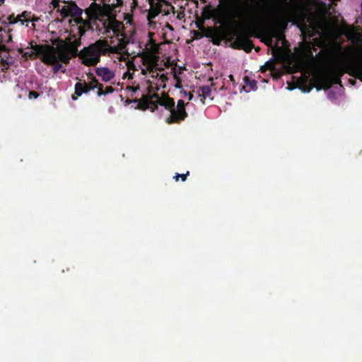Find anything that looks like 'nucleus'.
I'll use <instances>...</instances> for the list:
<instances>
[{
    "label": "nucleus",
    "instance_id": "obj_39",
    "mask_svg": "<svg viewBox=\"0 0 362 362\" xmlns=\"http://www.w3.org/2000/svg\"><path fill=\"white\" fill-rule=\"evenodd\" d=\"M148 70H149L150 71L153 72V68H152V67H151V68H148Z\"/></svg>",
    "mask_w": 362,
    "mask_h": 362
},
{
    "label": "nucleus",
    "instance_id": "obj_32",
    "mask_svg": "<svg viewBox=\"0 0 362 362\" xmlns=\"http://www.w3.org/2000/svg\"><path fill=\"white\" fill-rule=\"evenodd\" d=\"M162 82H165L168 80V76L166 74H161L159 78Z\"/></svg>",
    "mask_w": 362,
    "mask_h": 362
},
{
    "label": "nucleus",
    "instance_id": "obj_35",
    "mask_svg": "<svg viewBox=\"0 0 362 362\" xmlns=\"http://www.w3.org/2000/svg\"><path fill=\"white\" fill-rule=\"evenodd\" d=\"M305 28H306V25H303L302 28H300V30L303 33L304 32V29H305Z\"/></svg>",
    "mask_w": 362,
    "mask_h": 362
},
{
    "label": "nucleus",
    "instance_id": "obj_37",
    "mask_svg": "<svg viewBox=\"0 0 362 362\" xmlns=\"http://www.w3.org/2000/svg\"><path fill=\"white\" fill-rule=\"evenodd\" d=\"M5 0H0V5L3 4L4 3Z\"/></svg>",
    "mask_w": 362,
    "mask_h": 362
},
{
    "label": "nucleus",
    "instance_id": "obj_30",
    "mask_svg": "<svg viewBox=\"0 0 362 362\" xmlns=\"http://www.w3.org/2000/svg\"><path fill=\"white\" fill-rule=\"evenodd\" d=\"M59 2H60L59 0H52V4L53 6V8H57L59 11L61 9V8H59Z\"/></svg>",
    "mask_w": 362,
    "mask_h": 362
},
{
    "label": "nucleus",
    "instance_id": "obj_22",
    "mask_svg": "<svg viewBox=\"0 0 362 362\" xmlns=\"http://www.w3.org/2000/svg\"><path fill=\"white\" fill-rule=\"evenodd\" d=\"M189 175V172L187 171L185 174H179V173H176L175 175L173 177V179H175V180L176 182H177L179 180V178L180 177L182 181H185L186 179H187V177Z\"/></svg>",
    "mask_w": 362,
    "mask_h": 362
},
{
    "label": "nucleus",
    "instance_id": "obj_13",
    "mask_svg": "<svg viewBox=\"0 0 362 362\" xmlns=\"http://www.w3.org/2000/svg\"><path fill=\"white\" fill-rule=\"evenodd\" d=\"M96 75L101 78L103 82H110L115 76V74L114 71L108 69L107 67L100 66L98 67L95 70Z\"/></svg>",
    "mask_w": 362,
    "mask_h": 362
},
{
    "label": "nucleus",
    "instance_id": "obj_4",
    "mask_svg": "<svg viewBox=\"0 0 362 362\" xmlns=\"http://www.w3.org/2000/svg\"><path fill=\"white\" fill-rule=\"evenodd\" d=\"M341 78L345 73L362 81V55L358 59H348L332 66L327 72Z\"/></svg>",
    "mask_w": 362,
    "mask_h": 362
},
{
    "label": "nucleus",
    "instance_id": "obj_40",
    "mask_svg": "<svg viewBox=\"0 0 362 362\" xmlns=\"http://www.w3.org/2000/svg\"><path fill=\"white\" fill-rule=\"evenodd\" d=\"M275 48H276V49H279L277 45H276Z\"/></svg>",
    "mask_w": 362,
    "mask_h": 362
},
{
    "label": "nucleus",
    "instance_id": "obj_25",
    "mask_svg": "<svg viewBox=\"0 0 362 362\" xmlns=\"http://www.w3.org/2000/svg\"><path fill=\"white\" fill-rule=\"evenodd\" d=\"M103 88H104L103 85L100 83H98V86L96 87V88L98 89L97 95L98 97L105 95V92H104Z\"/></svg>",
    "mask_w": 362,
    "mask_h": 362
},
{
    "label": "nucleus",
    "instance_id": "obj_3",
    "mask_svg": "<svg viewBox=\"0 0 362 362\" xmlns=\"http://www.w3.org/2000/svg\"><path fill=\"white\" fill-rule=\"evenodd\" d=\"M264 9L260 3L250 7L244 16V24L246 31L250 35H254L262 30Z\"/></svg>",
    "mask_w": 362,
    "mask_h": 362
},
{
    "label": "nucleus",
    "instance_id": "obj_20",
    "mask_svg": "<svg viewBox=\"0 0 362 362\" xmlns=\"http://www.w3.org/2000/svg\"><path fill=\"white\" fill-rule=\"evenodd\" d=\"M104 28H105V33L107 34L111 30L113 31L115 33L118 32L117 28L115 27L114 23L112 21H108L107 23H104Z\"/></svg>",
    "mask_w": 362,
    "mask_h": 362
},
{
    "label": "nucleus",
    "instance_id": "obj_14",
    "mask_svg": "<svg viewBox=\"0 0 362 362\" xmlns=\"http://www.w3.org/2000/svg\"><path fill=\"white\" fill-rule=\"evenodd\" d=\"M100 8V4L95 2L91 3L89 7L84 10L86 18L95 20L98 18Z\"/></svg>",
    "mask_w": 362,
    "mask_h": 362
},
{
    "label": "nucleus",
    "instance_id": "obj_12",
    "mask_svg": "<svg viewBox=\"0 0 362 362\" xmlns=\"http://www.w3.org/2000/svg\"><path fill=\"white\" fill-rule=\"evenodd\" d=\"M233 45V47L244 49L247 53L250 52L254 48V45L252 41L242 36H238L235 38Z\"/></svg>",
    "mask_w": 362,
    "mask_h": 362
},
{
    "label": "nucleus",
    "instance_id": "obj_10",
    "mask_svg": "<svg viewBox=\"0 0 362 362\" xmlns=\"http://www.w3.org/2000/svg\"><path fill=\"white\" fill-rule=\"evenodd\" d=\"M92 20L89 18L83 19L81 17L73 18L70 21V23L74 22L76 25L77 33H79L80 36H83L87 30H93L90 23Z\"/></svg>",
    "mask_w": 362,
    "mask_h": 362
},
{
    "label": "nucleus",
    "instance_id": "obj_24",
    "mask_svg": "<svg viewBox=\"0 0 362 362\" xmlns=\"http://www.w3.org/2000/svg\"><path fill=\"white\" fill-rule=\"evenodd\" d=\"M174 78L176 80V83L174 87L177 89H180L182 87L181 78L176 74L174 75Z\"/></svg>",
    "mask_w": 362,
    "mask_h": 362
},
{
    "label": "nucleus",
    "instance_id": "obj_23",
    "mask_svg": "<svg viewBox=\"0 0 362 362\" xmlns=\"http://www.w3.org/2000/svg\"><path fill=\"white\" fill-rule=\"evenodd\" d=\"M245 82L247 85H249L251 89H255L257 87V82L255 80L250 81L248 77H245Z\"/></svg>",
    "mask_w": 362,
    "mask_h": 362
},
{
    "label": "nucleus",
    "instance_id": "obj_2",
    "mask_svg": "<svg viewBox=\"0 0 362 362\" xmlns=\"http://www.w3.org/2000/svg\"><path fill=\"white\" fill-rule=\"evenodd\" d=\"M53 45L37 46L36 51L42 55V62L53 67L54 73H57L62 67V64H68L70 62V57L63 52L55 49Z\"/></svg>",
    "mask_w": 362,
    "mask_h": 362
},
{
    "label": "nucleus",
    "instance_id": "obj_27",
    "mask_svg": "<svg viewBox=\"0 0 362 362\" xmlns=\"http://www.w3.org/2000/svg\"><path fill=\"white\" fill-rule=\"evenodd\" d=\"M187 104H188V103H185L184 102V100H179L177 101V106H176V107H178L179 109H182H182H185V107H186V105H187Z\"/></svg>",
    "mask_w": 362,
    "mask_h": 362
},
{
    "label": "nucleus",
    "instance_id": "obj_5",
    "mask_svg": "<svg viewBox=\"0 0 362 362\" xmlns=\"http://www.w3.org/2000/svg\"><path fill=\"white\" fill-rule=\"evenodd\" d=\"M81 37L79 33H76V34H71L64 40L57 39L53 44L56 45L55 49L64 52L71 59L73 57H78L80 54L78 48L81 45Z\"/></svg>",
    "mask_w": 362,
    "mask_h": 362
},
{
    "label": "nucleus",
    "instance_id": "obj_16",
    "mask_svg": "<svg viewBox=\"0 0 362 362\" xmlns=\"http://www.w3.org/2000/svg\"><path fill=\"white\" fill-rule=\"evenodd\" d=\"M38 18L33 16L31 18V12L23 11L21 14L18 15L16 17V19L13 21V23L21 22V24H24L25 23L28 22H35L37 21Z\"/></svg>",
    "mask_w": 362,
    "mask_h": 362
},
{
    "label": "nucleus",
    "instance_id": "obj_8",
    "mask_svg": "<svg viewBox=\"0 0 362 362\" xmlns=\"http://www.w3.org/2000/svg\"><path fill=\"white\" fill-rule=\"evenodd\" d=\"M62 17L71 16L74 18H81L83 10L79 8L74 1H71L67 5L63 6L59 10Z\"/></svg>",
    "mask_w": 362,
    "mask_h": 362
},
{
    "label": "nucleus",
    "instance_id": "obj_11",
    "mask_svg": "<svg viewBox=\"0 0 362 362\" xmlns=\"http://www.w3.org/2000/svg\"><path fill=\"white\" fill-rule=\"evenodd\" d=\"M37 46H50V45L47 44H41V45H33V42H30V47L28 48H30L32 49V51H24L23 49L19 48L18 49V52L22 55V57L25 59V60L27 59H34L36 57H39L40 60L42 61V55L38 54L36 51V47Z\"/></svg>",
    "mask_w": 362,
    "mask_h": 362
},
{
    "label": "nucleus",
    "instance_id": "obj_26",
    "mask_svg": "<svg viewBox=\"0 0 362 362\" xmlns=\"http://www.w3.org/2000/svg\"><path fill=\"white\" fill-rule=\"evenodd\" d=\"M180 94L182 95H183L184 97H188V100H192L194 98V95L192 93H191L190 92H187L185 90H180Z\"/></svg>",
    "mask_w": 362,
    "mask_h": 362
},
{
    "label": "nucleus",
    "instance_id": "obj_1",
    "mask_svg": "<svg viewBox=\"0 0 362 362\" xmlns=\"http://www.w3.org/2000/svg\"><path fill=\"white\" fill-rule=\"evenodd\" d=\"M118 52V48L111 46L107 40H98L94 43L84 47L78 56L82 64L95 66L100 62V57Z\"/></svg>",
    "mask_w": 362,
    "mask_h": 362
},
{
    "label": "nucleus",
    "instance_id": "obj_28",
    "mask_svg": "<svg viewBox=\"0 0 362 362\" xmlns=\"http://www.w3.org/2000/svg\"><path fill=\"white\" fill-rule=\"evenodd\" d=\"M38 96H39V93L35 90H32V91L29 92L28 97L30 99H32V98L36 99L37 98H38Z\"/></svg>",
    "mask_w": 362,
    "mask_h": 362
},
{
    "label": "nucleus",
    "instance_id": "obj_34",
    "mask_svg": "<svg viewBox=\"0 0 362 362\" xmlns=\"http://www.w3.org/2000/svg\"><path fill=\"white\" fill-rule=\"evenodd\" d=\"M346 49L348 50L349 52L354 50V49L351 47H347Z\"/></svg>",
    "mask_w": 362,
    "mask_h": 362
},
{
    "label": "nucleus",
    "instance_id": "obj_36",
    "mask_svg": "<svg viewBox=\"0 0 362 362\" xmlns=\"http://www.w3.org/2000/svg\"><path fill=\"white\" fill-rule=\"evenodd\" d=\"M229 78H230V81H234V78H233V75H230Z\"/></svg>",
    "mask_w": 362,
    "mask_h": 362
},
{
    "label": "nucleus",
    "instance_id": "obj_38",
    "mask_svg": "<svg viewBox=\"0 0 362 362\" xmlns=\"http://www.w3.org/2000/svg\"><path fill=\"white\" fill-rule=\"evenodd\" d=\"M268 42H269V44H271V43H272V38H269V39L268 40Z\"/></svg>",
    "mask_w": 362,
    "mask_h": 362
},
{
    "label": "nucleus",
    "instance_id": "obj_17",
    "mask_svg": "<svg viewBox=\"0 0 362 362\" xmlns=\"http://www.w3.org/2000/svg\"><path fill=\"white\" fill-rule=\"evenodd\" d=\"M74 94L72 95L71 98L74 100H76L78 97L81 96L83 93H87V90H86L84 83L82 82L81 80L77 82L74 86Z\"/></svg>",
    "mask_w": 362,
    "mask_h": 362
},
{
    "label": "nucleus",
    "instance_id": "obj_7",
    "mask_svg": "<svg viewBox=\"0 0 362 362\" xmlns=\"http://www.w3.org/2000/svg\"><path fill=\"white\" fill-rule=\"evenodd\" d=\"M149 93L148 95H143L140 99H134L132 102L137 103L138 108L142 110L151 109L153 112L158 107L159 104V100L162 98H159L157 93L150 94L151 87L148 88Z\"/></svg>",
    "mask_w": 362,
    "mask_h": 362
},
{
    "label": "nucleus",
    "instance_id": "obj_19",
    "mask_svg": "<svg viewBox=\"0 0 362 362\" xmlns=\"http://www.w3.org/2000/svg\"><path fill=\"white\" fill-rule=\"evenodd\" d=\"M199 93H202L199 96L203 97L204 99L211 95V89L209 86H203L199 88Z\"/></svg>",
    "mask_w": 362,
    "mask_h": 362
},
{
    "label": "nucleus",
    "instance_id": "obj_33",
    "mask_svg": "<svg viewBox=\"0 0 362 362\" xmlns=\"http://www.w3.org/2000/svg\"><path fill=\"white\" fill-rule=\"evenodd\" d=\"M278 40H282L284 42H286V39H285L284 36H279V37H278Z\"/></svg>",
    "mask_w": 362,
    "mask_h": 362
},
{
    "label": "nucleus",
    "instance_id": "obj_6",
    "mask_svg": "<svg viewBox=\"0 0 362 362\" xmlns=\"http://www.w3.org/2000/svg\"><path fill=\"white\" fill-rule=\"evenodd\" d=\"M315 88L320 90L329 89L334 84L341 85V78L327 73V71H319L313 76Z\"/></svg>",
    "mask_w": 362,
    "mask_h": 362
},
{
    "label": "nucleus",
    "instance_id": "obj_21",
    "mask_svg": "<svg viewBox=\"0 0 362 362\" xmlns=\"http://www.w3.org/2000/svg\"><path fill=\"white\" fill-rule=\"evenodd\" d=\"M160 13L159 8H151L149 10L148 13V19L152 20L155 18Z\"/></svg>",
    "mask_w": 362,
    "mask_h": 362
},
{
    "label": "nucleus",
    "instance_id": "obj_9",
    "mask_svg": "<svg viewBox=\"0 0 362 362\" xmlns=\"http://www.w3.org/2000/svg\"><path fill=\"white\" fill-rule=\"evenodd\" d=\"M187 115L186 109H179L175 106L170 111V116L166 119V122L168 124L180 123Z\"/></svg>",
    "mask_w": 362,
    "mask_h": 362
},
{
    "label": "nucleus",
    "instance_id": "obj_15",
    "mask_svg": "<svg viewBox=\"0 0 362 362\" xmlns=\"http://www.w3.org/2000/svg\"><path fill=\"white\" fill-rule=\"evenodd\" d=\"M87 78L89 80L88 83H86L85 81L82 82L84 83L85 88L88 93L89 91L93 90L97 86H98L99 81L94 74L90 72L87 74Z\"/></svg>",
    "mask_w": 362,
    "mask_h": 362
},
{
    "label": "nucleus",
    "instance_id": "obj_18",
    "mask_svg": "<svg viewBox=\"0 0 362 362\" xmlns=\"http://www.w3.org/2000/svg\"><path fill=\"white\" fill-rule=\"evenodd\" d=\"M159 105L170 112L175 107V101L173 98L165 95L161 100H159Z\"/></svg>",
    "mask_w": 362,
    "mask_h": 362
},
{
    "label": "nucleus",
    "instance_id": "obj_29",
    "mask_svg": "<svg viewBox=\"0 0 362 362\" xmlns=\"http://www.w3.org/2000/svg\"><path fill=\"white\" fill-rule=\"evenodd\" d=\"M115 91V88L112 86H107L104 90L105 95L109 93H112Z\"/></svg>",
    "mask_w": 362,
    "mask_h": 362
},
{
    "label": "nucleus",
    "instance_id": "obj_31",
    "mask_svg": "<svg viewBox=\"0 0 362 362\" xmlns=\"http://www.w3.org/2000/svg\"><path fill=\"white\" fill-rule=\"evenodd\" d=\"M127 89L130 90L133 93H135L138 90H139V86H127Z\"/></svg>",
    "mask_w": 362,
    "mask_h": 362
}]
</instances>
